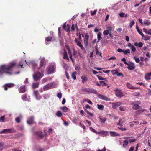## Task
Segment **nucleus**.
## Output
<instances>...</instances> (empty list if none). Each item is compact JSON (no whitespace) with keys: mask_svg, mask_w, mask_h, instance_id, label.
I'll list each match as a JSON object with an SVG mask.
<instances>
[{"mask_svg":"<svg viewBox=\"0 0 151 151\" xmlns=\"http://www.w3.org/2000/svg\"><path fill=\"white\" fill-rule=\"evenodd\" d=\"M16 65L15 61H12L9 63L8 65H3L0 66V75L4 73L7 74H12L11 69Z\"/></svg>","mask_w":151,"mask_h":151,"instance_id":"obj_1","label":"nucleus"},{"mask_svg":"<svg viewBox=\"0 0 151 151\" xmlns=\"http://www.w3.org/2000/svg\"><path fill=\"white\" fill-rule=\"evenodd\" d=\"M43 76V73L39 72L35 73L33 75V78L35 81H37L40 79Z\"/></svg>","mask_w":151,"mask_h":151,"instance_id":"obj_2","label":"nucleus"},{"mask_svg":"<svg viewBox=\"0 0 151 151\" xmlns=\"http://www.w3.org/2000/svg\"><path fill=\"white\" fill-rule=\"evenodd\" d=\"M141 103L139 101H137L132 103V104L133 105L132 108L135 110H137L139 109L140 108V106H139V105Z\"/></svg>","mask_w":151,"mask_h":151,"instance_id":"obj_3","label":"nucleus"},{"mask_svg":"<svg viewBox=\"0 0 151 151\" xmlns=\"http://www.w3.org/2000/svg\"><path fill=\"white\" fill-rule=\"evenodd\" d=\"M45 59L43 58L41 59L40 63V67L38 68V70H40L42 72H43L44 70L42 69V68L45 65Z\"/></svg>","mask_w":151,"mask_h":151,"instance_id":"obj_4","label":"nucleus"},{"mask_svg":"<svg viewBox=\"0 0 151 151\" xmlns=\"http://www.w3.org/2000/svg\"><path fill=\"white\" fill-rule=\"evenodd\" d=\"M55 70V67L54 65H51L48 66L47 69V72L49 74L53 73Z\"/></svg>","mask_w":151,"mask_h":151,"instance_id":"obj_5","label":"nucleus"},{"mask_svg":"<svg viewBox=\"0 0 151 151\" xmlns=\"http://www.w3.org/2000/svg\"><path fill=\"white\" fill-rule=\"evenodd\" d=\"M14 130L13 129H5L3 130L0 132V134L4 133H12L14 132Z\"/></svg>","mask_w":151,"mask_h":151,"instance_id":"obj_6","label":"nucleus"},{"mask_svg":"<svg viewBox=\"0 0 151 151\" xmlns=\"http://www.w3.org/2000/svg\"><path fill=\"white\" fill-rule=\"evenodd\" d=\"M53 84L52 83H49L43 87L44 90H47L53 88Z\"/></svg>","mask_w":151,"mask_h":151,"instance_id":"obj_7","label":"nucleus"},{"mask_svg":"<svg viewBox=\"0 0 151 151\" xmlns=\"http://www.w3.org/2000/svg\"><path fill=\"white\" fill-rule=\"evenodd\" d=\"M115 93L117 96L121 98L123 96V93L118 90V89H116L115 90Z\"/></svg>","mask_w":151,"mask_h":151,"instance_id":"obj_8","label":"nucleus"},{"mask_svg":"<svg viewBox=\"0 0 151 151\" xmlns=\"http://www.w3.org/2000/svg\"><path fill=\"white\" fill-rule=\"evenodd\" d=\"M75 42L76 43V45L78 46L80 48L82 49H83V46L81 42H80L79 41V39L77 38H75Z\"/></svg>","mask_w":151,"mask_h":151,"instance_id":"obj_9","label":"nucleus"},{"mask_svg":"<svg viewBox=\"0 0 151 151\" xmlns=\"http://www.w3.org/2000/svg\"><path fill=\"white\" fill-rule=\"evenodd\" d=\"M34 117L32 116L29 117L27 121V123L29 124H33L35 122L34 121Z\"/></svg>","mask_w":151,"mask_h":151,"instance_id":"obj_10","label":"nucleus"},{"mask_svg":"<svg viewBox=\"0 0 151 151\" xmlns=\"http://www.w3.org/2000/svg\"><path fill=\"white\" fill-rule=\"evenodd\" d=\"M112 107L114 109H115L118 107L122 105V103L120 102H117L115 103H112Z\"/></svg>","mask_w":151,"mask_h":151,"instance_id":"obj_11","label":"nucleus"},{"mask_svg":"<svg viewBox=\"0 0 151 151\" xmlns=\"http://www.w3.org/2000/svg\"><path fill=\"white\" fill-rule=\"evenodd\" d=\"M34 94L37 99L39 100L41 98V96L39 95L38 93V91H35L34 92Z\"/></svg>","mask_w":151,"mask_h":151,"instance_id":"obj_12","label":"nucleus"},{"mask_svg":"<svg viewBox=\"0 0 151 151\" xmlns=\"http://www.w3.org/2000/svg\"><path fill=\"white\" fill-rule=\"evenodd\" d=\"M98 97L100 99L106 101H109L110 100V98L103 95L99 94L98 95Z\"/></svg>","mask_w":151,"mask_h":151,"instance_id":"obj_13","label":"nucleus"},{"mask_svg":"<svg viewBox=\"0 0 151 151\" xmlns=\"http://www.w3.org/2000/svg\"><path fill=\"white\" fill-rule=\"evenodd\" d=\"M14 85L12 83H9L8 84H6L4 86V89L5 91H6L7 90V88H10L14 86Z\"/></svg>","mask_w":151,"mask_h":151,"instance_id":"obj_14","label":"nucleus"},{"mask_svg":"<svg viewBox=\"0 0 151 151\" xmlns=\"http://www.w3.org/2000/svg\"><path fill=\"white\" fill-rule=\"evenodd\" d=\"M127 46L128 47H130L132 51V52H134L136 51V48L130 43H128Z\"/></svg>","mask_w":151,"mask_h":151,"instance_id":"obj_15","label":"nucleus"},{"mask_svg":"<svg viewBox=\"0 0 151 151\" xmlns=\"http://www.w3.org/2000/svg\"><path fill=\"white\" fill-rule=\"evenodd\" d=\"M89 36L88 35L86 34L85 36L84 39V43L86 46H87L88 45V42Z\"/></svg>","mask_w":151,"mask_h":151,"instance_id":"obj_16","label":"nucleus"},{"mask_svg":"<svg viewBox=\"0 0 151 151\" xmlns=\"http://www.w3.org/2000/svg\"><path fill=\"white\" fill-rule=\"evenodd\" d=\"M132 137H124V139H127L129 140V141L130 143L134 142H135L137 140V139L134 138L132 139H130V138H132Z\"/></svg>","mask_w":151,"mask_h":151,"instance_id":"obj_17","label":"nucleus"},{"mask_svg":"<svg viewBox=\"0 0 151 151\" xmlns=\"http://www.w3.org/2000/svg\"><path fill=\"white\" fill-rule=\"evenodd\" d=\"M98 134H100L104 135V136H106L109 135V132L103 130L98 132Z\"/></svg>","mask_w":151,"mask_h":151,"instance_id":"obj_18","label":"nucleus"},{"mask_svg":"<svg viewBox=\"0 0 151 151\" xmlns=\"http://www.w3.org/2000/svg\"><path fill=\"white\" fill-rule=\"evenodd\" d=\"M127 86V87L130 89H137L139 88L138 87H136L133 86L130 83H127L126 84Z\"/></svg>","mask_w":151,"mask_h":151,"instance_id":"obj_19","label":"nucleus"},{"mask_svg":"<svg viewBox=\"0 0 151 151\" xmlns=\"http://www.w3.org/2000/svg\"><path fill=\"white\" fill-rule=\"evenodd\" d=\"M131 63V64L128 63V65H128L127 68L130 70H132L135 68V66L133 63Z\"/></svg>","mask_w":151,"mask_h":151,"instance_id":"obj_20","label":"nucleus"},{"mask_svg":"<svg viewBox=\"0 0 151 151\" xmlns=\"http://www.w3.org/2000/svg\"><path fill=\"white\" fill-rule=\"evenodd\" d=\"M19 93H23L26 91L25 86H22L19 89Z\"/></svg>","mask_w":151,"mask_h":151,"instance_id":"obj_21","label":"nucleus"},{"mask_svg":"<svg viewBox=\"0 0 151 151\" xmlns=\"http://www.w3.org/2000/svg\"><path fill=\"white\" fill-rule=\"evenodd\" d=\"M66 48L68 51V54L69 55L70 58L72 60V55L69 47L68 45L66 46Z\"/></svg>","mask_w":151,"mask_h":151,"instance_id":"obj_22","label":"nucleus"},{"mask_svg":"<svg viewBox=\"0 0 151 151\" xmlns=\"http://www.w3.org/2000/svg\"><path fill=\"white\" fill-rule=\"evenodd\" d=\"M63 58L66 59L67 60H69V58L67 56V52L66 50H63Z\"/></svg>","mask_w":151,"mask_h":151,"instance_id":"obj_23","label":"nucleus"},{"mask_svg":"<svg viewBox=\"0 0 151 151\" xmlns=\"http://www.w3.org/2000/svg\"><path fill=\"white\" fill-rule=\"evenodd\" d=\"M110 135L112 137L117 136H119V134L114 131L109 132Z\"/></svg>","mask_w":151,"mask_h":151,"instance_id":"obj_24","label":"nucleus"},{"mask_svg":"<svg viewBox=\"0 0 151 151\" xmlns=\"http://www.w3.org/2000/svg\"><path fill=\"white\" fill-rule=\"evenodd\" d=\"M63 29L65 30H66L67 32L70 31V27L68 25H66L65 24H64L63 26Z\"/></svg>","mask_w":151,"mask_h":151,"instance_id":"obj_25","label":"nucleus"},{"mask_svg":"<svg viewBox=\"0 0 151 151\" xmlns=\"http://www.w3.org/2000/svg\"><path fill=\"white\" fill-rule=\"evenodd\" d=\"M142 39L145 41H147L148 40H149L150 39V37L149 36H148L146 35L145 36L144 34H143L142 36Z\"/></svg>","mask_w":151,"mask_h":151,"instance_id":"obj_26","label":"nucleus"},{"mask_svg":"<svg viewBox=\"0 0 151 151\" xmlns=\"http://www.w3.org/2000/svg\"><path fill=\"white\" fill-rule=\"evenodd\" d=\"M102 35V34L100 32H99L98 33V34L97 36V39H98V41H97V42H99L100 41V40L101 39L102 37H101V36Z\"/></svg>","mask_w":151,"mask_h":151,"instance_id":"obj_27","label":"nucleus"},{"mask_svg":"<svg viewBox=\"0 0 151 151\" xmlns=\"http://www.w3.org/2000/svg\"><path fill=\"white\" fill-rule=\"evenodd\" d=\"M136 29L138 33L142 36L144 34L142 32V30L141 29H139L137 26H136Z\"/></svg>","mask_w":151,"mask_h":151,"instance_id":"obj_28","label":"nucleus"},{"mask_svg":"<svg viewBox=\"0 0 151 151\" xmlns=\"http://www.w3.org/2000/svg\"><path fill=\"white\" fill-rule=\"evenodd\" d=\"M22 99L24 101L28 100L29 99L28 97L27 96V95L24 94L22 95Z\"/></svg>","mask_w":151,"mask_h":151,"instance_id":"obj_29","label":"nucleus"},{"mask_svg":"<svg viewBox=\"0 0 151 151\" xmlns=\"http://www.w3.org/2000/svg\"><path fill=\"white\" fill-rule=\"evenodd\" d=\"M22 117V116L20 114L19 117H17L15 118V121L18 123H19L20 122V119Z\"/></svg>","mask_w":151,"mask_h":151,"instance_id":"obj_30","label":"nucleus"},{"mask_svg":"<svg viewBox=\"0 0 151 151\" xmlns=\"http://www.w3.org/2000/svg\"><path fill=\"white\" fill-rule=\"evenodd\" d=\"M52 38L51 37H47L45 39V42L46 45H47L48 43L47 42H48L50 41L51 40Z\"/></svg>","mask_w":151,"mask_h":151,"instance_id":"obj_31","label":"nucleus"},{"mask_svg":"<svg viewBox=\"0 0 151 151\" xmlns=\"http://www.w3.org/2000/svg\"><path fill=\"white\" fill-rule=\"evenodd\" d=\"M151 24V22L150 20H145L144 21L143 24H145V25H150Z\"/></svg>","mask_w":151,"mask_h":151,"instance_id":"obj_32","label":"nucleus"},{"mask_svg":"<svg viewBox=\"0 0 151 151\" xmlns=\"http://www.w3.org/2000/svg\"><path fill=\"white\" fill-rule=\"evenodd\" d=\"M56 116L58 117H61L62 115V113L60 111H58L56 114Z\"/></svg>","mask_w":151,"mask_h":151,"instance_id":"obj_33","label":"nucleus"},{"mask_svg":"<svg viewBox=\"0 0 151 151\" xmlns=\"http://www.w3.org/2000/svg\"><path fill=\"white\" fill-rule=\"evenodd\" d=\"M145 110V109H143L142 110H138L136 112V114L137 115L140 114L141 113Z\"/></svg>","mask_w":151,"mask_h":151,"instance_id":"obj_34","label":"nucleus"},{"mask_svg":"<svg viewBox=\"0 0 151 151\" xmlns=\"http://www.w3.org/2000/svg\"><path fill=\"white\" fill-rule=\"evenodd\" d=\"M124 122V121L122 120V119H121L119 120V122L117 123V125L122 126Z\"/></svg>","mask_w":151,"mask_h":151,"instance_id":"obj_35","label":"nucleus"},{"mask_svg":"<svg viewBox=\"0 0 151 151\" xmlns=\"http://www.w3.org/2000/svg\"><path fill=\"white\" fill-rule=\"evenodd\" d=\"M60 109L65 112H67L68 110V108L66 106H63L61 107Z\"/></svg>","mask_w":151,"mask_h":151,"instance_id":"obj_36","label":"nucleus"},{"mask_svg":"<svg viewBox=\"0 0 151 151\" xmlns=\"http://www.w3.org/2000/svg\"><path fill=\"white\" fill-rule=\"evenodd\" d=\"M97 108L99 109L102 110L103 109L104 106L103 105L101 104L99 105L97 104Z\"/></svg>","mask_w":151,"mask_h":151,"instance_id":"obj_37","label":"nucleus"},{"mask_svg":"<svg viewBox=\"0 0 151 151\" xmlns=\"http://www.w3.org/2000/svg\"><path fill=\"white\" fill-rule=\"evenodd\" d=\"M129 142L128 140H125L123 142V147H125V146L127 145L128 144Z\"/></svg>","mask_w":151,"mask_h":151,"instance_id":"obj_38","label":"nucleus"},{"mask_svg":"<svg viewBox=\"0 0 151 151\" xmlns=\"http://www.w3.org/2000/svg\"><path fill=\"white\" fill-rule=\"evenodd\" d=\"M150 73H147L145 75V78L146 80H150L151 79L150 78Z\"/></svg>","mask_w":151,"mask_h":151,"instance_id":"obj_39","label":"nucleus"},{"mask_svg":"<svg viewBox=\"0 0 151 151\" xmlns=\"http://www.w3.org/2000/svg\"><path fill=\"white\" fill-rule=\"evenodd\" d=\"M81 78L82 79V81L83 83H85L87 81V78L85 76H82Z\"/></svg>","mask_w":151,"mask_h":151,"instance_id":"obj_40","label":"nucleus"},{"mask_svg":"<svg viewBox=\"0 0 151 151\" xmlns=\"http://www.w3.org/2000/svg\"><path fill=\"white\" fill-rule=\"evenodd\" d=\"M77 73L76 72H73L71 75L72 78L74 80H75L76 79V75Z\"/></svg>","mask_w":151,"mask_h":151,"instance_id":"obj_41","label":"nucleus"},{"mask_svg":"<svg viewBox=\"0 0 151 151\" xmlns=\"http://www.w3.org/2000/svg\"><path fill=\"white\" fill-rule=\"evenodd\" d=\"M130 50L129 49H127L125 50H124L123 53L126 55L130 53Z\"/></svg>","mask_w":151,"mask_h":151,"instance_id":"obj_42","label":"nucleus"},{"mask_svg":"<svg viewBox=\"0 0 151 151\" xmlns=\"http://www.w3.org/2000/svg\"><path fill=\"white\" fill-rule=\"evenodd\" d=\"M135 24V22L133 20H132L129 24V26L130 28H131L132 26Z\"/></svg>","mask_w":151,"mask_h":151,"instance_id":"obj_43","label":"nucleus"},{"mask_svg":"<svg viewBox=\"0 0 151 151\" xmlns=\"http://www.w3.org/2000/svg\"><path fill=\"white\" fill-rule=\"evenodd\" d=\"M38 83H33L32 84V88H37L38 86Z\"/></svg>","mask_w":151,"mask_h":151,"instance_id":"obj_44","label":"nucleus"},{"mask_svg":"<svg viewBox=\"0 0 151 151\" xmlns=\"http://www.w3.org/2000/svg\"><path fill=\"white\" fill-rule=\"evenodd\" d=\"M36 134L39 137H42V133L41 132H36Z\"/></svg>","mask_w":151,"mask_h":151,"instance_id":"obj_45","label":"nucleus"},{"mask_svg":"<svg viewBox=\"0 0 151 151\" xmlns=\"http://www.w3.org/2000/svg\"><path fill=\"white\" fill-rule=\"evenodd\" d=\"M107 28L108 29L107 30H109V31L110 32H111L112 31L113 29V28L111 26H108Z\"/></svg>","mask_w":151,"mask_h":151,"instance_id":"obj_46","label":"nucleus"},{"mask_svg":"<svg viewBox=\"0 0 151 151\" xmlns=\"http://www.w3.org/2000/svg\"><path fill=\"white\" fill-rule=\"evenodd\" d=\"M103 34L105 35H107L109 34V30H104L103 32Z\"/></svg>","mask_w":151,"mask_h":151,"instance_id":"obj_47","label":"nucleus"},{"mask_svg":"<svg viewBox=\"0 0 151 151\" xmlns=\"http://www.w3.org/2000/svg\"><path fill=\"white\" fill-rule=\"evenodd\" d=\"M57 96L59 99H61L62 97V94L61 93H58L57 95Z\"/></svg>","mask_w":151,"mask_h":151,"instance_id":"obj_48","label":"nucleus"},{"mask_svg":"<svg viewBox=\"0 0 151 151\" xmlns=\"http://www.w3.org/2000/svg\"><path fill=\"white\" fill-rule=\"evenodd\" d=\"M96 11H97V10H94L93 11H91L90 12H91V15L92 16L95 15L96 14Z\"/></svg>","mask_w":151,"mask_h":151,"instance_id":"obj_49","label":"nucleus"},{"mask_svg":"<svg viewBox=\"0 0 151 151\" xmlns=\"http://www.w3.org/2000/svg\"><path fill=\"white\" fill-rule=\"evenodd\" d=\"M119 110L122 111H124L126 110V108L123 106H120L119 108Z\"/></svg>","mask_w":151,"mask_h":151,"instance_id":"obj_50","label":"nucleus"},{"mask_svg":"<svg viewBox=\"0 0 151 151\" xmlns=\"http://www.w3.org/2000/svg\"><path fill=\"white\" fill-rule=\"evenodd\" d=\"M90 129L93 132L98 134V132H97L92 127H90Z\"/></svg>","mask_w":151,"mask_h":151,"instance_id":"obj_51","label":"nucleus"},{"mask_svg":"<svg viewBox=\"0 0 151 151\" xmlns=\"http://www.w3.org/2000/svg\"><path fill=\"white\" fill-rule=\"evenodd\" d=\"M43 97L45 99H46L49 97V96L48 94H45L43 95Z\"/></svg>","mask_w":151,"mask_h":151,"instance_id":"obj_52","label":"nucleus"},{"mask_svg":"<svg viewBox=\"0 0 151 151\" xmlns=\"http://www.w3.org/2000/svg\"><path fill=\"white\" fill-rule=\"evenodd\" d=\"M100 119L101 122L102 123L104 122L106 120V118H100Z\"/></svg>","mask_w":151,"mask_h":151,"instance_id":"obj_53","label":"nucleus"},{"mask_svg":"<svg viewBox=\"0 0 151 151\" xmlns=\"http://www.w3.org/2000/svg\"><path fill=\"white\" fill-rule=\"evenodd\" d=\"M117 71V70H111L112 74L114 75L116 74Z\"/></svg>","mask_w":151,"mask_h":151,"instance_id":"obj_54","label":"nucleus"},{"mask_svg":"<svg viewBox=\"0 0 151 151\" xmlns=\"http://www.w3.org/2000/svg\"><path fill=\"white\" fill-rule=\"evenodd\" d=\"M134 58L136 62L137 63H139L140 61V60L139 58H137L136 57H134Z\"/></svg>","mask_w":151,"mask_h":151,"instance_id":"obj_55","label":"nucleus"},{"mask_svg":"<svg viewBox=\"0 0 151 151\" xmlns=\"http://www.w3.org/2000/svg\"><path fill=\"white\" fill-rule=\"evenodd\" d=\"M100 83H101V84L103 86H105L107 85L106 83L104 81H100Z\"/></svg>","mask_w":151,"mask_h":151,"instance_id":"obj_56","label":"nucleus"},{"mask_svg":"<svg viewBox=\"0 0 151 151\" xmlns=\"http://www.w3.org/2000/svg\"><path fill=\"white\" fill-rule=\"evenodd\" d=\"M117 76H121L122 77H124L122 73H118L117 72V73L116 74Z\"/></svg>","mask_w":151,"mask_h":151,"instance_id":"obj_57","label":"nucleus"},{"mask_svg":"<svg viewBox=\"0 0 151 151\" xmlns=\"http://www.w3.org/2000/svg\"><path fill=\"white\" fill-rule=\"evenodd\" d=\"M138 22L141 24L142 25H143V23L144 22H143L142 19H140L139 18L138 19Z\"/></svg>","mask_w":151,"mask_h":151,"instance_id":"obj_58","label":"nucleus"},{"mask_svg":"<svg viewBox=\"0 0 151 151\" xmlns=\"http://www.w3.org/2000/svg\"><path fill=\"white\" fill-rule=\"evenodd\" d=\"M125 13L123 12H121L119 14V16L121 17H124Z\"/></svg>","mask_w":151,"mask_h":151,"instance_id":"obj_59","label":"nucleus"},{"mask_svg":"<svg viewBox=\"0 0 151 151\" xmlns=\"http://www.w3.org/2000/svg\"><path fill=\"white\" fill-rule=\"evenodd\" d=\"M85 101H87L88 103L90 104L91 105H92V102L90 100L85 99L83 101V102H85Z\"/></svg>","mask_w":151,"mask_h":151,"instance_id":"obj_60","label":"nucleus"},{"mask_svg":"<svg viewBox=\"0 0 151 151\" xmlns=\"http://www.w3.org/2000/svg\"><path fill=\"white\" fill-rule=\"evenodd\" d=\"M5 119V116H1L0 118V122H4V120Z\"/></svg>","mask_w":151,"mask_h":151,"instance_id":"obj_61","label":"nucleus"},{"mask_svg":"<svg viewBox=\"0 0 151 151\" xmlns=\"http://www.w3.org/2000/svg\"><path fill=\"white\" fill-rule=\"evenodd\" d=\"M143 30L144 32L147 34H149V32L147 31V29L145 28H143Z\"/></svg>","mask_w":151,"mask_h":151,"instance_id":"obj_62","label":"nucleus"},{"mask_svg":"<svg viewBox=\"0 0 151 151\" xmlns=\"http://www.w3.org/2000/svg\"><path fill=\"white\" fill-rule=\"evenodd\" d=\"M121 60L124 62L125 64L126 65H128V63L126 61V59L125 58H122Z\"/></svg>","mask_w":151,"mask_h":151,"instance_id":"obj_63","label":"nucleus"},{"mask_svg":"<svg viewBox=\"0 0 151 151\" xmlns=\"http://www.w3.org/2000/svg\"><path fill=\"white\" fill-rule=\"evenodd\" d=\"M3 144L2 143H0V151H1L3 148Z\"/></svg>","mask_w":151,"mask_h":151,"instance_id":"obj_64","label":"nucleus"}]
</instances>
